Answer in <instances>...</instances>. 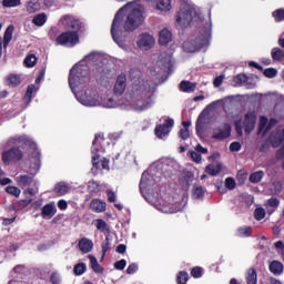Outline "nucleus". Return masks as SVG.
Instances as JSON below:
<instances>
[{"mask_svg":"<svg viewBox=\"0 0 284 284\" xmlns=\"http://www.w3.org/2000/svg\"><path fill=\"white\" fill-rule=\"evenodd\" d=\"M51 284H61V276L58 272H53L50 276Z\"/></svg>","mask_w":284,"mask_h":284,"instance_id":"61","label":"nucleus"},{"mask_svg":"<svg viewBox=\"0 0 284 284\" xmlns=\"http://www.w3.org/2000/svg\"><path fill=\"white\" fill-rule=\"evenodd\" d=\"M30 203H32L31 199L21 200L14 204V210H24Z\"/></svg>","mask_w":284,"mask_h":284,"instance_id":"47","label":"nucleus"},{"mask_svg":"<svg viewBox=\"0 0 284 284\" xmlns=\"http://www.w3.org/2000/svg\"><path fill=\"white\" fill-rule=\"evenodd\" d=\"M58 210L54 207L52 203L45 204L42 207L41 216L42 219H52L54 214H57Z\"/></svg>","mask_w":284,"mask_h":284,"instance_id":"19","label":"nucleus"},{"mask_svg":"<svg viewBox=\"0 0 284 284\" xmlns=\"http://www.w3.org/2000/svg\"><path fill=\"white\" fill-rule=\"evenodd\" d=\"M253 234V227L252 226H241L236 230V235L240 237H248Z\"/></svg>","mask_w":284,"mask_h":284,"instance_id":"33","label":"nucleus"},{"mask_svg":"<svg viewBox=\"0 0 284 284\" xmlns=\"http://www.w3.org/2000/svg\"><path fill=\"white\" fill-rule=\"evenodd\" d=\"M45 23H48V14L45 12L38 13L32 18V24L37 28H43Z\"/></svg>","mask_w":284,"mask_h":284,"instance_id":"18","label":"nucleus"},{"mask_svg":"<svg viewBox=\"0 0 284 284\" xmlns=\"http://www.w3.org/2000/svg\"><path fill=\"white\" fill-rule=\"evenodd\" d=\"M144 21L143 11L139 8H133L126 16L124 21V32L132 33L138 30Z\"/></svg>","mask_w":284,"mask_h":284,"instance_id":"4","label":"nucleus"},{"mask_svg":"<svg viewBox=\"0 0 284 284\" xmlns=\"http://www.w3.org/2000/svg\"><path fill=\"white\" fill-rule=\"evenodd\" d=\"M268 270L274 275H281L284 272V265L278 261H272L268 265Z\"/></svg>","mask_w":284,"mask_h":284,"instance_id":"21","label":"nucleus"},{"mask_svg":"<svg viewBox=\"0 0 284 284\" xmlns=\"http://www.w3.org/2000/svg\"><path fill=\"white\" fill-rule=\"evenodd\" d=\"M203 275V268L200 266H195L191 270V276L194 278H201Z\"/></svg>","mask_w":284,"mask_h":284,"instance_id":"52","label":"nucleus"},{"mask_svg":"<svg viewBox=\"0 0 284 284\" xmlns=\"http://www.w3.org/2000/svg\"><path fill=\"white\" fill-rule=\"evenodd\" d=\"M60 22L65 30L79 33L82 29V22L72 14H64L61 17Z\"/></svg>","mask_w":284,"mask_h":284,"instance_id":"9","label":"nucleus"},{"mask_svg":"<svg viewBox=\"0 0 284 284\" xmlns=\"http://www.w3.org/2000/svg\"><path fill=\"white\" fill-rule=\"evenodd\" d=\"M172 8L171 0H158L156 9L162 12H168Z\"/></svg>","mask_w":284,"mask_h":284,"instance_id":"34","label":"nucleus"},{"mask_svg":"<svg viewBox=\"0 0 284 284\" xmlns=\"http://www.w3.org/2000/svg\"><path fill=\"white\" fill-rule=\"evenodd\" d=\"M248 78L244 73H240L236 77H234L233 82L237 85H242L243 83L247 82Z\"/></svg>","mask_w":284,"mask_h":284,"instance_id":"49","label":"nucleus"},{"mask_svg":"<svg viewBox=\"0 0 284 284\" xmlns=\"http://www.w3.org/2000/svg\"><path fill=\"white\" fill-rule=\"evenodd\" d=\"M265 216H266V211H265V209H263V207H257V209L254 210V219H255L256 221H261V220L265 219Z\"/></svg>","mask_w":284,"mask_h":284,"instance_id":"48","label":"nucleus"},{"mask_svg":"<svg viewBox=\"0 0 284 284\" xmlns=\"http://www.w3.org/2000/svg\"><path fill=\"white\" fill-rule=\"evenodd\" d=\"M23 159V151L19 146H12L2 152V162L6 165L18 163Z\"/></svg>","mask_w":284,"mask_h":284,"instance_id":"8","label":"nucleus"},{"mask_svg":"<svg viewBox=\"0 0 284 284\" xmlns=\"http://www.w3.org/2000/svg\"><path fill=\"white\" fill-rule=\"evenodd\" d=\"M81 103L85 106H97L99 101L97 99L84 98Z\"/></svg>","mask_w":284,"mask_h":284,"instance_id":"53","label":"nucleus"},{"mask_svg":"<svg viewBox=\"0 0 284 284\" xmlns=\"http://www.w3.org/2000/svg\"><path fill=\"white\" fill-rule=\"evenodd\" d=\"M105 144L109 145L110 142L106 141V139L102 134L97 133L92 142V145L94 146V149L91 152L93 170H97V171L110 170V160L106 158L100 159V154H98L99 152H105V149H104Z\"/></svg>","mask_w":284,"mask_h":284,"instance_id":"1","label":"nucleus"},{"mask_svg":"<svg viewBox=\"0 0 284 284\" xmlns=\"http://www.w3.org/2000/svg\"><path fill=\"white\" fill-rule=\"evenodd\" d=\"M183 92L191 93L196 89V83H192L190 81H182L180 84Z\"/></svg>","mask_w":284,"mask_h":284,"instance_id":"36","label":"nucleus"},{"mask_svg":"<svg viewBox=\"0 0 284 284\" xmlns=\"http://www.w3.org/2000/svg\"><path fill=\"white\" fill-rule=\"evenodd\" d=\"M106 199L109 203H115L116 202V194L112 190H106L105 191Z\"/></svg>","mask_w":284,"mask_h":284,"instance_id":"57","label":"nucleus"},{"mask_svg":"<svg viewBox=\"0 0 284 284\" xmlns=\"http://www.w3.org/2000/svg\"><path fill=\"white\" fill-rule=\"evenodd\" d=\"M22 82V78L20 74H14L11 73L10 75H8L7 78V83L9 87L11 88H17L18 85H20Z\"/></svg>","mask_w":284,"mask_h":284,"instance_id":"27","label":"nucleus"},{"mask_svg":"<svg viewBox=\"0 0 284 284\" xmlns=\"http://www.w3.org/2000/svg\"><path fill=\"white\" fill-rule=\"evenodd\" d=\"M148 88L145 87L144 82H138L133 84V97L138 99V102H135V105H133V109L138 112H143L149 110L153 101L151 97H148Z\"/></svg>","mask_w":284,"mask_h":284,"instance_id":"2","label":"nucleus"},{"mask_svg":"<svg viewBox=\"0 0 284 284\" xmlns=\"http://www.w3.org/2000/svg\"><path fill=\"white\" fill-rule=\"evenodd\" d=\"M211 38H212V32L205 29L194 40H192L191 42H185L184 48L189 52L200 51L203 48H206L209 45Z\"/></svg>","mask_w":284,"mask_h":284,"instance_id":"6","label":"nucleus"},{"mask_svg":"<svg viewBox=\"0 0 284 284\" xmlns=\"http://www.w3.org/2000/svg\"><path fill=\"white\" fill-rule=\"evenodd\" d=\"M245 281L246 284H257V272L255 268L251 267L247 270Z\"/></svg>","mask_w":284,"mask_h":284,"instance_id":"29","label":"nucleus"},{"mask_svg":"<svg viewBox=\"0 0 284 284\" xmlns=\"http://www.w3.org/2000/svg\"><path fill=\"white\" fill-rule=\"evenodd\" d=\"M221 164H207L206 168H205V173L211 175V176H216L219 174H221Z\"/></svg>","mask_w":284,"mask_h":284,"instance_id":"32","label":"nucleus"},{"mask_svg":"<svg viewBox=\"0 0 284 284\" xmlns=\"http://www.w3.org/2000/svg\"><path fill=\"white\" fill-rule=\"evenodd\" d=\"M87 272V265L84 263H78L73 267V273L77 276H81Z\"/></svg>","mask_w":284,"mask_h":284,"instance_id":"41","label":"nucleus"},{"mask_svg":"<svg viewBox=\"0 0 284 284\" xmlns=\"http://www.w3.org/2000/svg\"><path fill=\"white\" fill-rule=\"evenodd\" d=\"M3 8H17L21 6V0H2Z\"/></svg>","mask_w":284,"mask_h":284,"instance_id":"44","label":"nucleus"},{"mask_svg":"<svg viewBox=\"0 0 284 284\" xmlns=\"http://www.w3.org/2000/svg\"><path fill=\"white\" fill-rule=\"evenodd\" d=\"M128 262L125 260H120L113 264L116 271H123L126 267Z\"/></svg>","mask_w":284,"mask_h":284,"instance_id":"59","label":"nucleus"},{"mask_svg":"<svg viewBox=\"0 0 284 284\" xmlns=\"http://www.w3.org/2000/svg\"><path fill=\"white\" fill-rule=\"evenodd\" d=\"M284 142V135L283 133H274L273 135L270 136V143L273 149H277L282 145Z\"/></svg>","mask_w":284,"mask_h":284,"instance_id":"23","label":"nucleus"},{"mask_svg":"<svg viewBox=\"0 0 284 284\" xmlns=\"http://www.w3.org/2000/svg\"><path fill=\"white\" fill-rule=\"evenodd\" d=\"M41 10V3L38 0L29 1L27 11L32 14Z\"/></svg>","mask_w":284,"mask_h":284,"instance_id":"35","label":"nucleus"},{"mask_svg":"<svg viewBox=\"0 0 284 284\" xmlns=\"http://www.w3.org/2000/svg\"><path fill=\"white\" fill-rule=\"evenodd\" d=\"M37 63V58L34 54H29L24 61H23V64L27 67V68H32L34 67Z\"/></svg>","mask_w":284,"mask_h":284,"instance_id":"46","label":"nucleus"},{"mask_svg":"<svg viewBox=\"0 0 284 284\" xmlns=\"http://www.w3.org/2000/svg\"><path fill=\"white\" fill-rule=\"evenodd\" d=\"M225 187L229 190V191H234L236 189V181L234 178H226L225 179Z\"/></svg>","mask_w":284,"mask_h":284,"instance_id":"50","label":"nucleus"},{"mask_svg":"<svg viewBox=\"0 0 284 284\" xmlns=\"http://www.w3.org/2000/svg\"><path fill=\"white\" fill-rule=\"evenodd\" d=\"M55 43L58 45H70V48H74V45L80 43V36L78 31H65L57 37Z\"/></svg>","mask_w":284,"mask_h":284,"instance_id":"7","label":"nucleus"},{"mask_svg":"<svg viewBox=\"0 0 284 284\" xmlns=\"http://www.w3.org/2000/svg\"><path fill=\"white\" fill-rule=\"evenodd\" d=\"M172 41V33L168 29H163L160 31L159 43L160 45H168Z\"/></svg>","mask_w":284,"mask_h":284,"instance_id":"24","label":"nucleus"},{"mask_svg":"<svg viewBox=\"0 0 284 284\" xmlns=\"http://www.w3.org/2000/svg\"><path fill=\"white\" fill-rule=\"evenodd\" d=\"M138 270H139L138 264L133 263V264L129 265V267H126V274L133 275L138 272Z\"/></svg>","mask_w":284,"mask_h":284,"instance_id":"63","label":"nucleus"},{"mask_svg":"<svg viewBox=\"0 0 284 284\" xmlns=\"http://www.w3.org/2000/svg\"><path fill=\"white\" fill-rule=\"evenodd\" d=\"M272 18L275 23H281L284 21V8L276 9L272 12Z\"/></svg>","mask_w":284,"mask_h":284,"instance_id":"37","label":"nucleus"},{"mask_svg":"<svg viewBox=\"0 0 284 284\" xmlns=\"http://www.w3.org/2000/svg\"><path fill=\"white\" fill-rule=\"evenodd\" d=\"M93 242L87 237H83L79 241L78 247L82 254H88L93 250Z\"/></svg>","mask_w":284,"mask_h":284,"instance_id":"16","label":"nucleus"},{"mask_svg":"<svg viewBox=\"0 0 284 284\" xmlns=\"http://www.w3.org/2000/svg\"><path fill=\"white\" fill-rule=\"evenodd\" d=\"M153 44H154V38L149 33H143L141 36L140 41H138L139 48H144L145 50H151Z\"/></svg>","mask_w":284,"mask_h":284,"instance_id":"15","label":"nucleus"},{"mask_svg":"<svg viewBox=\"0 0 284 284\" xmlns=\"http://www.w3.org/2000/svg\"><path fill=\"white\" fill-rule=\"evenodd\" d=\"M267 205L270 207L276 209L280 205V200L277 197H271V199L267 200Z\"/></svg>","mask_w":284,"mask_h":284,"instance_id":"62","label":"nucleus"},{"mask_svg":"<svg viewBox=\"0 0 284 284\" xmlns=\"http://www.w3.org/2000/svg\"><path fill=\"white\" fill-rule=\"evenodd\" d=\"M95 226H97V230H100L101 232H104L108 230V223L102 219L97 220Z\"/></svg>","mask_w":284,"mask_h":284,"instance_id":"54","label":"nucleus"},{"mask_svg":"<svg viewBox=\"0 0 284 284\" xmlns=\"http://www.w3.org/2000/svg\"><path fill=\"white\" fill-rule=\"evenodd\" d=\"M14 31V27L12 24L8 26L7 30L4 31V36H3V48H8L11 39H12V34Z\"/></svg>","mask_w":284,"mask_h":284,"instance_id":"31","label":"nucleus"},{"mask_svg":"<svg viewBox=\"0 0 284 284\" xmlns=\"http://www.w3.org/2000/svg\"><path fill=\"white\" fill-rule=\"evenodd\" d=\"M126 87H128L126 75L124 73H121L116 77V80L113 87V93L120 97L125 92Z\"/></svg>","mask_w":284,"mask_h":284,"instance_id":"14","label":"nucleus"},{"mask_svg":"<svg viewBox=\"0 0 284 284\" xmlns=\"http://www.w3.org/2000/svg\"><path fill=\"white\" fill-rule=\"evenodd\" d=\"M271 57L274 61H281L284 59V51L280 48H273L271 50Z\"/></svg>","mask_w":284,"mask_h":284,"instance_id":"39","label":"nucleus"},{"mask_svg":"<svg viewBox=\"0 0 284 284\" xmlns=\"http://www.w3.org/2000/svg\"><path fill=\"white\" fill-rule=\"evenodd\" d=\"M265 176V173L264 171L262 170H258L256 172H253L251 173L250 178H248V181L252 183V184H258L262 182V180L264 179Z\"/></svg>","mask_w":284,"mask_h":284,"instance_id":"30","label":"nucleus"},{"mask_svg":"<svg viewBox=\"0 0 284 284\" xmlns=\"http://www.w3.org/2000/svg\"><path fill=\"white\" fill-rule=\"evenodd\" d=\"M175 19H176V23L180 24L182 28L190 27V23L193 20L190 8H181Z\"/></svg>","mask_w":284,"mask_h":284,"instance_id":"11","label":"nucleus"},{"mask_svg":"<svg viewBox=\"0 0 284 284\" xmlns=\"http://www.w3.org/2000/svg\"><path fill=\"white\" fill-rule=\"evenodd\" d=\"M27 142L28 140L24 135H14L8 140V144L13 145L14 148L21 144H27Z\"/></svg>","mask_w":284,"mask_h":284,"instance_id":"28","label":"nucleus"},{"mask_svg":"<svg viewBox=\"0 0 284 284\" xmlns=\"http://www.w3.org/2000/svg\"><path fill=\"white\" fill-rule=\"evenodd\" d=\"M268 123V118L266 116H261L260 122H258V132H262L265 130Z\"/></svg>","mask_w":284,"mask_h":284,"instance_id":"56","label":"nucleus"},{"mask_svg":"<svg viewBox=\"0 0 284 284\" xmlns=\"http://www.w3.org/2000/svg\"><path fill=\"white\" fill-rule=\"evenodd\" d=\"M6 192H7L9 195L14 196V197H17V199H18V197L20 196V194H21V190H20L19 187H17V186H13V185L7 186Z\"/></svg>","mask_w":284,"mask_h":284,"instance_id":"42","label":"nucleus"},{"mask_svg":"<svg viewBox=\"0 0 284 284\" xmlns=\"http://www.w3.org/2000/svg\"><path fill=\"white\" fill-rule=\"evenodd\" d=\"M189 281V274L185 271H181L178 273L176 283L178 284H186Z\"/></svg>","mask_w":284,"mask_h":284,"instance_id":"43","label":"nucleus"},{"mask_svg":"<svg viewBox=\"0 0 284 284\" xmlns=\"http://www.w3.org/2000/svg\"><path fill=\"white\" fill-rule=\"evenodd\" d=\"M130 6V3L124 4L123 7H121L116 13L114 14V18L112 20V24H111V38L113 39L114 43H116V45L119 48H121L122 50H125L126 44L124 42V40H122L119 36V31L118 29L120 28L121 23H122V18L120 17V14Z\"/></svg>","mask_w":284,"mask_h":284,"instance_id":"5","label":"nucleus"},{"mask_svg":"<svg viewBox=\"0 0 284 284\" xmlns=\"http://www.w3.org/2000/svg\"><path fill=\"white\" fill-rule=\"evenodd\" d=\"M88 257L90 260V266L92 271L97 274H103L104 268L99 264L98 258L93 255H89Z\"/></svg>","mask_w":284,"mask_h":284,"instance_id":"26","label":"nucleus"},{"mask_svg":"<svg viewBox=\"0 0 284 284\" xmlns=\"http://www.w3.org/2000/svg\"><path fill=\"white\" fill-rule=\"evenodd\" d=\"M41 170V152L37 151L34 162L30 165V173L36 175Z\"/></svg>","mask_w":284,"mask_h":284,"instance_id":"22","label":"nucleus"},{"mask_svg":"<svg viewBox=\"0 0 284 284\" xmlns=\"http://www.w3.org/2000/svg\"><path fill=\"white\" fill-rule=\"evenodd\" d=\"M242 150V143L239 141H233L230 144V151L231 152H240Z\"/></svg>","mask_w":284,"mask_h":284,"instance_id":"60","label":"nucleus"},{"mask_svg":"<svg viewBox=\"0 0 284 284\" xmlns=\"http://www.w3.org/2000/svg\"><path fill=\"white\" fill-rule=\"evenodd\" d=\"M192 193L195 200H202L204 197V190L202 186H194Z\"/></svg>","mask_w":284,"mask_h":284,"instance_id":"45","label":"nucleus"},{"mask_svg":"<svg viewBox=\"0 0 284 284\" xmlns=\"http://www.w3.org/2000/svg\"><path fill=\"white\" fill-rule=\"evenodd\" d=\"M265 78L273 79L277 75V70L274 68H267L263 71Z\"/></svg>","mask_w":284,"mask_h":284,"instance_id":"51","label":"nucleus"},{"mask_svg":"<svg viewBox=\"0 0 284 284\" xmlns=\"http://www.w3.org/2000/svg\"><path fill=\"white\" fill-rule=\"evenodd\" d=\"M88 189H89L90 193H98V192H100V185L95 181L89 182Z\"/></svg>","mask_w":284,"mask_h":284,"instance_id":"58","label":"nucleus"},{"mask_svg":"<svg viewBox=\"0 0 284 284\" xmlns=\"http://www.w3.org/2000/svg\"><path fill=\"white\" fill-rule=\"evenodd\" d=\"M90 210L92 212H95L97 214H100L101 212H105L106 204L103 201L99 200V199H93L90 202Z\"/></svg>","mask_w":284,"mask_h":284,"instance_id":"17","label":"nucleus"},{"mask_svg":"<svg viewBox=\"0 0 284 284\" xmlns=\"http://www.w3.org/2000/svg\"><path fill=\"white\" fill-rule=\"evenodd\" d=\"M36 91V87L33 84L28 85L26 94L23 97V101L26 105H29L32 100V93Z\"/></svg>","mask_w":284,"mask_h":284,"instance_id":"38","label":"nucleus"},{"mask_svg":"<svg viewBox=\"0 0 284 284\" xmlns=\"http://www.w3.org/2000/svg\"><path fill=\"white\" fill-rule=\"evenodd\" d=\"M257 116L255 112H250L244 115V132L245 134H251L256 125Z\"/></svg>","mask_w":284,"mask_h":284,"instance_id":"13","label":"nucleus"},{"mask_svg":"<svg viewBox=\"0 0 284 284\" xmlns=\"http://www.w3.org/2000/svg\"><path fill=\"white\" fill-rule=\"evenodd\" d=\"M232 135V126L231 124H227V122H224L223 124H220V126H216L213 129V135L212 138L214 140L223 141Z\"/></svg>","mask_w":284,"mask_h":284,"instance_id":"10","label":"nucleus"},{"mask_svg":"<svg viewBox=\"0 0 284 284\" xmlns=\"http://www.w3.org/2000/svg\"><path fill=\"white\" fill-rule=\"evenodd\" d=\"M32 183L33 179L30 175L24 174L17 176V184L22 189L30 186Z\"/></svg>","mask_w":284,"mask_h":284,"instance_id":"25","label":"nucleus"},{"mask_svg":"<svg viewBox=\"0 0 284 284\" xmlns=\"http://www.w3.org/2000/svg\"><path fill=\"white\" fill-rule=\"evenodd\" d=\"M234 125H235L236 134H237L239 136H243V135H244V132H243L242 120H236V121L234 122Z\"/></svg>","mask_w":284,"mask_h":284,"instance_id":"55","label":"nucleus"},{"mask_svg":"<svg viewBox=\"0 0 284 284\" xmlns=\"http://www.w3.org/2000/svg\"><path fill=\"white\" fill-rule=\"evenodd\" d=\"M179 135L183 141H186L190 138L189 129H181Z\"/></svg>","mask_w":284,"mask_h":284,"instance_id":"64","label":"nucleus"},{"mask_svg":"<svg viewBox=\"0 0 284 284\" xmlns=\"http://www.w3.org/2000/svg\"><path fill=\"white\" fill-rule=\"evenodd\" d=\"M69 85L72 91L75 89H82L90 82V77L87 71H83L80 67L73 65L69 73Z\"/></svg>","mask_w":284,"mask_h":284,"instance_id":"3","label":"nucleus"},{"mask_svg":"<svg viewBox=\"0 0 284 284\" xmlns=\"http://www.w3.org/2000/svg\"><path fill=\"white\" fill-rule=\"evenodd\" d=\"M173 126H174V120H172V118H168L164 124H158L155 126V135L159 139H163L170 134V129H172Z\"/></svg>","mask_w":284,"mask_h":284,"instance_id":"12","label":"nucleus"},{"mask_svg":"<svg viewBox=\"0 0 284 284\" xmlns=\"http://www.w3.org/2000/svg\"><path fill=\"white\" fill-rule=\"evenodd\" d=\"M101 248H102V258H104L108 251L111 248V239H110V236H105L104 241L101 244Z\"/></svg>","mask_w":284,"mask_h":284,"instance_id":"40","label":"nucleus"},{"mask_svg":"<svg viewBox=\"0 0 284 284\" xmlns=\"http://www.w3.org/2000/svg\"><path fill=\"white\" fill-rule=\"evenodd\" d=\"M53 193L59 197L65 196L69 193V185L65 182H59L55 184Z\"/></svg>","mask_w":284,"mask_h":284,"instance_id":"20","label":"nucleus"}]
</instances>
